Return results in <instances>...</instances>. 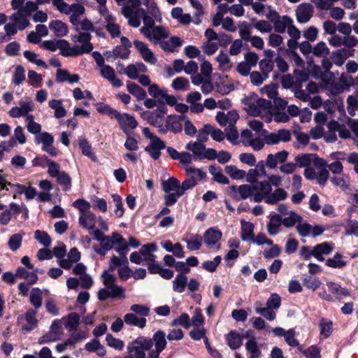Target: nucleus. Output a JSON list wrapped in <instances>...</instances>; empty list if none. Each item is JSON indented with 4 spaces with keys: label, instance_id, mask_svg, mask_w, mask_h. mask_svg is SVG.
Returning <instances> with one entry per match:
<instances>
[{
    "label": "nucleus",
    "instance_id": "f257e3e1",
    "mask_svg": "<svg viewBox=\"0 0 358 358\" xmlns=\"http://www.w3.org/2000/svg\"><path fill=\"white\" fill-rule=\"evenodd\" d=\"M166 334L162 330L155 332L151 338L138 336L127 345V352L135 358H145V351H149L147 358H159L166 348Z\"/></svg>",
    "mask_w": 358,
    "mask_h": 358
},
{
    "label": "nucleus",
    "instance_id": "f03ea898",
    "mask_svg": "<svg viewBox=\"0 0 358 358\" xmlns=\"http://www.w3.org/2000/svg\"><path fill=\"white\" fill-rule=\"evenodd\" d=\"M102 278L105 287L99 289L97 293L98 299L100 301H105L108 298L124 297V289L115 283L116 278L115 275L108 271H104L102 274Z\"/></svg>",
    "mask_w": 358,
    "mask_h": 358
},
{
    "label": "nucleus",
    "instance_id": "7ed1b4c3",
    "mask_svg": "<svg viewBox=\"0 0 358 358\" xmlns=\"http://www.w3.org/2000/svg\"><path fill=\"white\" fill-rule=\"evenodd\" d=\"M243 103L245 110L252 116H259L270 111L271 102L266 99L259 98L256 94H252L244 99Z\"/></svg>",
    "mask_w": 358,
    "mask_h": 358
},
{
    "label": "nucleus",
    "instance_id": "20e7f679",
    "mask_svg": "<svg viewBox=\"0 0 358 358\" xmlns=\"http://www.w3.org/2000/svg\"><path fill=\"white\" fill-rule=\"evenodd\" d=\"M140 0H129L122 7V13L128 20V23L133 27H138L141 24V14L145 9L141 8Z\"/></svg>",
    "mask_w": 358,
    "mask_h": 358
},
{
    "label": "nucleus",
    "instance_id": "39448f33",
    "mask_svg": "<svg viewBox=\"0 0 358 358\" xmlns=\"http://www.w3.org/2000/svg\"><path fill=\"white\" fill-rule=\"evenodd\" d=\"M185 149L192 152L194 160H213L217 157V151L213 148H207L203 143L190 141L185 145Z\"/></svg>",
    "mask_w": 358,
    "mask_h": 358
},
{
    "label": "nucleus",
    "instance_id": "423d86ee",
    "mask_svg": "<svg viewBox=\"0 0 358 358\" xmlns=\"http://www.w3.org/2000/svg\"><path fill=\"white\" fill-rule=\"evenodd\" d=\"M166 113L167 108L165 105L163 104L155 110H147L143 112L141 114V117L150 124L158 128L159 132L161 133V129L164 122V115Z\"/></svg>",
    "mask_w": 358,
    "mask_h": 358
},
{
    "label": "nucleus",
    "instance_id": "0eeeda50",
    "mask_svg": "<svg viewBox=\"0 0 358 358\" xmlns=\"http://www.w3.org/2000/svg\"><path fill=\"white\" fill-rule=\"evenodd\" d=\"M241 138L244 145L250 146L255 151L261 150L264 146V136L262 133L245 129L242 131Z\"/></svg>",
    "mask_w": 358,
    "mask_h": 358
},
{
    "label": "nucleus",
    "instance_id": "6e6552de",
    "mask_svg": "<svg viewBox=\"0 0 358 358\" xmlns=\"http://www.w3.org/2000/svg\"><path fill=\"white\" fill-rule=\"evenodd\" d=\"M264 145H275L280 142H288L291 140V133L287 129H279L276 132L268 133L266 130L264 134Z\"/></svg>",
    "mask_w": 358,
    "mask_h": 358
},
{
    "label": "nucleus",
    "instance_id": "1a4fd4ad",
    "mask_svg": "<svg viewBox=\"0 0 358 358\" xmlns=\"http://www.w3.org/2000/svg\"><path fill=\"white\" fill-rule=\"evenodd\" d=\"M222 236V234L220 230L210 228L203 234V242L208 248L219 250L221 248L220 241Z\"/></svg>",
    "mask_w": 358,
    "mask_h": 358
},
{
    "label": "nucleus",
    "instance_id": "9d476101",
    "mask_svg": "<svg viewBox=\"0 0 358 358\" xmlns=\"http://www.w3.org/2000/svg\"><path fill=\"white\" fill-rule=\"evenodd\" d=\"M185 117L183 115H169L164 119L163 127L161 129V134H166L168 131H171L173 133H178L182 131V125L180 123V120L185 119Z\"/></svg>",
    "mask_w": 358,
    "mask_h": 358
},
{
    "label": "nucleus",
    "instance_id": "9b49d317",
    "mask_svg": "<svg viewBox=\"0 0 358 358\" xmlns=\"http://www.w3.org/2000/svg\"><path fill=\"white\" fill-rule=\"evenodd\" d=\"M140 31L149 41L155 43L160 42L162 38L168 36L166 30L162 27H155L151 29L141 28Z\"/></svg>",
    "mask_w": 358,
    "mask_h": 358
},
{
    "label": "nucleus",
    "instance_id": "f8f14e48",
    "mask_svg": "<svg viewBox=\"0 0 358 358\" xmlns=\"http://www.w3.org/2000/svg\"><path fill=\"white\" fill-rule=\"evenodd\" d=\"M148 71L146 66L142 62H137L128 65L123 71L119 70L120 73L125 74L129 78L132 80L138 79L141 73H145Z\"/></svg>",
    "mask_w": 358,
    "mask_h": 358
},
{
    "label": "nucleus",
    "instance_id": "ddd939ff",
    "mask_svg": "<svg viewBox=\"0 0 358 358\" xmlns=\"http://www.w3.org/2000/svg\"><path fill=\"white\" fill-rule=\"evenodd\" d=\"M101 76L110 83L115 87H120L122 85V82L119 79L115 70L108 64H103L99 67Z\"/></svg>",
    "mask_w": 358,
    "mask_h": 358
},
{
    "label": "nucleus",
    "instance_id": "4468645a",
    "mask_svg": "<svg viewBox=\"0 0 358 358\" xmlns=\"http://www.w3.org/2000/svg\"><path fill=\"white\" fill-rule=\"evenodd\" d=\"M166 148L165 143L159 138H155L145 147V150L148 152L154 159H158L161 156V151Z\"/></svg>",
    "mask_w": 358,
    "mask_h": 358
},
{
    "label": "nucleus",
    "instance_id": "2eb2a0df",
    "mask_svg": "<svg viewBox=\"0 0 358 358\" xmlns=\"http://www.w3.org/2000/svg\"><path fill=\"white\" fill-rule=\"evenodd\" d=\"M134 45L145 62L151 64H155L157 62L156 57L151 50L148 48L147 44L136 40L134 41Z\"/></svg>",
    "mask_w": 358,
    "mask_h": 358
},
{
    "label": "nucleus",
    "instance_id": "dca6fc26",
    "mask_svg": "<svg viewBox=\"0 0 358 358\" xmlns=\"http://www.w3.org/2000/svg\"><path fill=\"white\" fill-rule=\"evenodd\" d=\"M238 117V114L234 110L229 111L227 113L220 111L216 115V120L221 126L228 127L229 125H235Z\"/></svg>",
    "mask_w": 358,
    "mask_h": 358
},
{
    "label": "nucleus",
    "instance_id": "f3484780",
    "mask_svg": "<svg viewBox=\"0 0 358 358\" xmlns=\"http://www.w3.org/2000/svg\"><path fill=\"white\" fill-rule=\"evenodd\" d=\"M334 249V244L324 242L316 245L313 248L314 257L320 262L324 260V255H329Z\"/></svg>",
    "mask_w": 358,
    "mask_h": 358
},
{
    "label": "nucleus",
    "instance_id": "a211bd4d",
    "mask_svg": "<svg viewBox=\"0 0 358 358\" xmlns=\"http://www.w3.org/2000/svg\"><path fill=\"white\" fill-rule=\"evenodd\" d=\"M118 122L120 128L127 135H129L130 130L135 129L138 126V122L134 117L128 113L122 114Z\"/></svg>",
    "mask_w": 358,
    "mask_h": 358
},
{
    "label": "nucleus",
    "instance_id": "6ab92c4d",
    "mask_svg": "<svg viewBox=\"0 0 358 358\" xmlns=\"http://www.w3.org/2000/svg\"><path fill=\"white\" fill-rule=\"evenodd\" d=\"M288 157V152L285 150L280 151L275 154H269L267 156L266 166L269 169H274L278 164L284 163Z\"/></svg>",
    "mask_w": 358,
    "mask_h": 358
},
{
    "label": "nucleus",
    "instance_id": "aec40b11",
    "mask_svg": "<svg viewBox=\"0 0 358 358\" xmlns=\"http://www.w3.org/2000/svg\"><path fill=\"white\" fill-rule=\"evenodd\" d=\"M80 259V253L77 248H73L70 250L67 255V259H62L59 261V266L64 268L69 269L73 263L78 262Z\"/></svg>",
    "mask_w": 358,
    "mask_h": 358
},
{
    "label": "nucleus",
    "instance_id": "412c9836",
    "mask_svg": "<svg viewBox=\"0 0 358 358\" xmlns=\"http://www.w3.org/2000/svg\"><path fill=\"white\" fill-rule=\"evenodd\" d=\"M96 215L92 212L90 211L79 215L78 223L82 227L87 229L88 231H91L96 227Z\"/></svg>",
    "mask_w": 358,
    "mask_h": 358
},
{
    "label": "nucleus",
    "instance_id": "4be33fe9",
    "mask_svg": "<svg viewBox=\"0 0 358 358\" xmlns=\"http://www.w3.org/2000/svg\"><path fill=\"white\" fill-rule=\"evenodd\" d=\"M36 273H41L39 269L36 268L32 272H29L24 267H20L17 269L15 276L17 278H23L28 285H32L37 282L38 276Z\"/></svg>",
    "mask_w": 358,
    "mask_h": 358
},
{
    "label": "nucleus",
    "instance_id": "5701e85b",
    "mask_svg": "<svg viewBox=\"0 0 358 358\" xmlns=\"http://www.w3.org/2000/svg\"><path fill=\"white\" fill-rule=\"evenodd\" d=\"M157 250V247L155 243L145 244L141 248V254L143 260L146 262V265L155 261L156 255H153L152 252H155Z\"/></svg>",
    "mask_w": 358,
    "mask_h": 358
},
{
    "label": "nucleus",
    "instance_id": "b1692460",
    "mask_svg": "<svg viewBox=\"0 0 358 358\" xmlns=\"http://www.w3.org/2000/svg\"><path fill=\"white\" fill-rule=\"evenodd\" d=\"M327 286L331 295L334 296L336 300H341L343 296L349 295V292L345 288H343L340 285L333 282H327Z\"/></svg>",
    "mask_w": 358,
    "mask_h": 358
},
{
    "label": "nucleus",
    "instance_id": "393cba45",
    "mask_svg": "<svg viewBox=\"0 0 358 358\" xmlns=\"http://www.w3.org/2000/svg\"><path fill=\"white\" fill-rule=\"evenodd\" d=\"M124 321L127 325L137 327L140 329H143L147 323L146 318L140 317L134 313H127L124 316Z\"/></svg>",
    "mask_w": 358,
    "mask_h": 358
},
{
    "label": "nucleus",
    "instance_id": "a878e982",
    "mask_svg": "<svg viewBox=\"0 0 358 358\" xmlns=\"http://www.w3.org/2000/svg\"><path fill=\"white\" fill-rule=\"evenodd\" d=\"M49 28L57 37L65 36L69 31L66 24L58 20L51 21L49 24Z\"/></svg>",
    "mask_w": 358,
    "mask_h": 358
},
{
    "label": "nucleus",
    "instance_id": "bb28decb",
    "mask_svg": "<svg viewBox=\"0 0 358 358\" xmlns=\"http://www.w3.org/2000/svg\"><path fill=\"white\" fill-rule=\"evenodd\" d=\"M27 15L20 10L14 13L10 16V20L14 22L19 30H24L29 25V21L27 18Z\"/></svg>",
    "mask_w": 358,
    "mask_h": 358
},
{
    "label": "nucleus",
    "instance_id": "cd10ccee",
    "mask_svg": "<svg viewBox=\"0 0 358 358\" xmlns=\"http://www.w3.org/2000/svg\"><path fill=\"white\" fill-rule=\"evenodd\" d=\"M37 310L29 309L25 313V320L27 324L22 327V331L24 332H29L33 330L38 324V320L36 317Z\"/></svg>",
    "mask_w": 358,
    "mask_h": 358
},
{
    "label": "nucleus",
    "instance_id": "c85d7f7f",
    "mask_svg": "<svg viewBox=\"0 0 358 358\" xmlns=\"http://www.w3.org/2000/svg\"><path fill=\"white\" fill-rule=\"evenodd\" d=\"M70 6V22L74 25L78 26L80 16L85 13V8L79 3H73Z\"/></svg>",
    "mask_w": 358,
    "mask_h": 358
},
{
    "label": "nucleus",
    "instance_id": "c756f323",
    "mask_svg": "<svg viewBox=\"0 0 358 358\" xmlns=\"http://www.w3.org/2000/svg\"><path fill=\"white\" fill-rule=\"evenodd\" d=\"M127 89L128 92L134 96L138 101H143L147 97L145 90L135 83L127 81Z\"/></svg>",
    "mask_w": 358,
    "mask_h": 358
},
{
    "label": "nucleus",
    "instance_id": "7c9ffc66",
    "mask_svg": "<svg viewBox=\"0 0 358 358\" xmlns=\"http://www.w3.org/2000/svg\"><path fill=\"white\" fill-rule=\"evenodd\" d=\"M287 192L282 188H278L273 192H271L266 198V203L273 205L278 201H283L287 197Z\"/></svg>",
    "mask_w": 358,
    "mask_h": 358
},
{
    "label": "nucleus",
    "instance_id": "2f4dec72",
    "mask_svg": "<svg viewBox=\"0 0 358 358\" xmlns=\"http://www.w3.org/2000/svg\"><path fill=\"white\" fill-rule=\"evenodd\" d=\"M49 107L54 110V116L57 118H62L66 115L67 111L63 106L62 99H52L48 103Z\"/></svg>",
    "mask_w": 358,
    "mask_h": 358
},
{
    "label": "nucleus",
    "instance_id": "473e14b6",
    "mask_svg": "<svg viewBox=\"0 0 358 358\" xmlns=\"http://www.w3.org/2000/svg\"><path fill=\"white\" fill-rule=\"evenodd\" d=\"M187 283V276L183 273H180L173 280V290L178 293H182L185 290Z\"/></svg>",
    "mask_w": 358,
    "mask_h": 358
},
{
    "label": "nucleus",
    "instance_id": "72a5a7b5",
    "mask_svg": "<svg viewBox=\"0 0 358 358\" xmlns=\"http://www.w3.org/2000/svg\"><path fill=\"white\" fill-rule=\"evenodd\" d=\"M312 16V6L310 4L301 5L296 10L297 20L301 23L307 22Z\"/></svg>",
    "mask_w": 358,
    "mask_h": 358
},
{
    "label": "nucleus",
    "instance_id": "f704fd0d",
    "mask_svg": "<svg viewBox=\"0 0 358 358\" xmlns=\"http://www.w3.org/2000/svg\"><path fill=\"white\" fill-rule=\"evenodd\" d=\"M182 44V40L176 36L171 37L168 41H161L159 42L160 47L165 51L173 52L175 50L180 47Z\"/></svg>",
    "mask_w": 358,
    "mask_h": 358
},
{
    "label": "nucleus",
    "instance_id": "c9c22d12",
    "mask_svg": "<svg viewBox=\"0 0 358 358\" xmlns=\"http://www.w3.org/2000/svg\"><path fill=\"white\" fill-rule=\"evenodd\" d=\"M282 222V217L279 215H274L271 216L269 222L267 224L268 232L271 236L278 234L280 231V228Z\"/></svg>",
    "mask_w": 358,
    "mask_h": 358
},
{
    "label": "nucleus",
    "instance_id": "e433bc0d",
    "mask_svg": "<svg viewBox=\"0 0 358 358\" xmlns=\"http://www.w3.org/2000/svg\"><path fill=\"white\" fill-rule=\"evenodd\" d=\"M106 29L110 34L112 38H116L120 35V27L116 23V18L115 16H108V20L105 21Z\"/></svg>",
    "mask_w": 358,
    "mask_h": 358
},
{
    "label": "nucleus",
    "instance_id": "4c0bfd02",
    "mask_svg": "<svg viewBox=\"0 0 358 358\" xmlns=\"http://www.w3.org/2000/svg\"><path fill=\"white\" fill-rule=\"evenodd\" d=\"M78 145L84 155L87 156L94 162L97 160V158L92 149L91 145L85 138L82 136L78 138Z\"/></svg>",
    "mask_w": 358,
    "mask_h": 358
},
{
    "label": "nucleus",
    "instance_id": "58836bf2",
    "mask_svg": "<svg viewBox=\"0 0 358 358\" xmlns=\"http://www.w3.org/2000/svg\"><path fill=\"white\" fill-rule=\"evenodd\" d=\"M292 23L293 20L289 17L283 15L273 23V28L277 33L282 34Z\"/></svg>",
    "mask_w": 358,
    "mask_h": 358
},
{
    "label": "nucleus",
    "instance_id": "ea45409f",
    "mask_svg": "<svg viewBox=\"0 0 358 358\" xmlns=\"http://www.w3.org/2000/svg\"><path fill=\"white\" fill-rule=\"evenodd\" d=\"M162 189L166 193L173 192L179 195L180 181L175 178H170L162 182Z\"/></svg>",
    "mask_w": 358,
    "mask_h": 358
},
{
    "label": "nucleus",
    "instance_id": "a19ab883",
    "mask_svg": "<svg viewBox=\"0 0 358 358\" xmlns=\"http://www.w3.org/2000/svg\"><path fill=\"white\" fill-rule=\"evenodd\" d=\"M226 339L229 348L232 350H236L242 345V336L236 331H230L227 335Z\"/></svg>",
    "mask_w": 358,
    "mask_h": 358
},
{
    "label": "nucleus",
    "instance_id": "79ce46f5",
    "mask_svg": "<svg viewBox=\"0 0 358 358\" xmlns=\"http://www.w3.org/2000/svg\"><path fill=\"white\" fill-rule=\"evenodd\" d=\"M254 225L252 223L245 221H241V237L243 241H248L253 240Z\"/></svg>",
    "mask_w": 358,
    "mask_h": 358
},
{
    "label": "nucleus",
    "instance_id": "37998d69",
    "mask_svg": "<svg viewBox=\"0 0 358 358\" xmlns=\"http://www.w3.org/2000/svg\"><path fill=\"white\" fill-rule=\"evenodd\" d=\"M143 5L147 8V13L154 16L157 22H161L162 15L158 6L154 0H143Z\"/></svg>",
    "mask_w": 358,
    "mask_h": 358
},
{
    "label": "nucleus",
    "instance_id": "c03bdc74",
    "mask_svg": "<svg viewBox=\"0 0 358 358\" xmlns=\"http://www.w3.org/2000/svg\"><path fill=\"white\" fill-rule=\"evenodd\" d=\"M346 102L348 114L352 117L355 116L358 113V95L357 92L355 94L349 95Z\"/></svg>",
    "mask_w": 358,
    "mask_h": 358
},
{
    "label": "nucleus",
    "instance_id": "a18cd8bd",
    "mask_svg": "<svg viewBox=\"0 0 358 358\" xmlns=\"http://www.w3.org/2000/svg\"><path fill=\"white\" fill-rule=\"evenodd\" d=\"M42 290L38 287L33 288L29 296L31 304L37 310L42 306Z\"/></svg>",
    "mask_w": 358,
    "mask_h": 358
},
{
    "label": "nucleus",
    "instance_id": "49530a36",
    "mask_svg": "<svg viewBox=\"0 0 358 358\" xmlns=\"http://www.w3.org/2000/svg\"><path fill=\"white\" fill-rule=\"evenodd\" d=\"M343 259V257L342 255L336 253L332 258L327 259L326 265L334 268H341L347 264V262Z\"/></svg>",
    "mask_w": 358,
    "mask_h": 358
},
{
    "label": "nucleus",
    "instance_id": "de8ad7c7",
    "mask_svg": "<svg viewBox=\"0 0 358 358\" xmlns=\"http://www.w3.org/2000/svg\"><path fill=\"white\" fill-rule=\"evenodd\" d=\"M298 350L306 358H321V350L317 345H311L307 349H303L302 346H299Z\"/></svg>",
    "mask_w": 358,
    "mask_h": 358
},
{
    "label": "nucleus",
    "instance_id": "09e8293b",
    "mask_svg": "<svg viewBox=\"0 0 358 358\" xmlns=\"http://www.w3.org/2000/svg\"><path fill=\"white\" fill-rule=\"evenodd\" d=\"M80 324V316L77 313H71L66 317L65 328L69 331H76Z\"/></svg>",
    "mask_w": 358,
    "mask_h": 358
},
{
    "label": "nucleus",
    "instance_id": "8fccbe9b",
    "mask_svg": "<svg viewBox=\"0 0 358 358\" xmlns=\"http://www.w3.org/2000/svg\"><path fill=\"white\" fill-rule=\"evenodd\" d=\"M216 61L219 64V69L222 71H228L231 68V61L229 56L223 51H220L216 57Z\"/></svg>",
    "mask_w": 358,
    "mask_h": 358
},
{
    "label": "nucleus",
    "instance_id": "3c124183",
    "mask_svg": "<svg viewBox=\"0 0 358 358\" xmlns=\"http://www.w3.org/2000/svg\"><path fill=\"white\" fill-rule=\"evenodd\" d=\"M93 48L94 46L92 44L74 45L71 47L69 57H76L84 53H89L93 50Z\"/></svg>",
    "mask_w": 358,
    "mask_h": 358
},
{
    "label": "nucleus",
    "instance_id": "603ef678",
    "mask_svg": "<svg viewBox=\"0 0 358 358\" xmlns=\"http://www.w3.org/2000/svg\"><path fill=\"white\" fill-rule=\"evenodd\" d=\"M224 170L233 180H242L245 177V171L238 169L234 165H227L225 166Z\"/></svg>",
    "mask_w": 358,
    "mask_h": 358
},
{
    "label": "nucleus",
    "instance_id": "864d4df0",
    "mask_svg": "<svg viewBox=\"0 0 358 358\" xmlns=\"http://www.w3.org/2000/svg\"><path fill=\"white\" fill-rule=\"evenodd\" d=\"M287 216L282 219V224L286 227H292L301 222L302 217L294 211H289Z\"/></svg>",
    "mask_w": 358,
    "mask_h": 358
},
{
    "label": "nucleus",
    "instance_id": "5fc2aeb1",
    "mask_svg": "<svg viewBox=\"0 0 358 358\" xmlns=\"http://www.w3.org/2000/svg\"><path fill=\"white\" fill-rule=\"evenodd\" d=\"M330 181L343 190L347 189L350 185V178L346 175L334 176L331 178Z\"/></svg>",
    "mask_w": 358,
    "mask_h": 358
},
{
    "label": "nucleus",
    "instance_id": "6e6d98bb",
    "mask_svg": "<svg viewBox=\"0 0 358 358\" xmlns=\"http://www.w3.org/2000/svg\"><path fill=\"white\" fill-rule=\"evenodd\" d=\"M23 55L29 62L35 64L36 65L44 69H47L48 66L45 62L43 59H39L38 55L34 52L25 50Z\"/></svg>",
    "mask_w": 358,
    "mask_h": 358
},
{
    "label": "nucleus",
    "instance_id": "4d7b16f0",
    "mask_svg": "<svg viewBox=\"0 0 358 358\" xmlns=\"http://www.w3.org/2000/svg\"><path fill=\"white\" fill-rule=\"evenodd\" d=\"M57 182L62 187L64 191H69L71 188V178L65 171L61 173L56 177Z\"/></svg>",
    "mask_w": 358,
    "mask_h": 358
},
{
    "label": "nucleus",
    "instance_id": "13d9d810",
    "mask_svg": "<svg viewBox=\"0 0 358 358\" xmlns=\"http://www.w3.org/2000/svg\"><path fill=\"white\" fill-rule=\"evenodd\" d=\"M113 202L115 205L114 214L117 217H122L124 213L122 199L117 194H112Z\"/></svg>",
    "mask_w": 358,
    "mask_h": 358
},
{
    "label": "nucleus",
    "instance_id": "bf43d9fd",
    "mask_svg": "<svg viewBox=\"0 0 358 358\" xmlns=\"http://www.w3.org/2000/svg\"><path fill=\"white\" fill-rule=\"evenodd\" d=\"M130 310L140 317L148 316L150 313V308L148 306L135 303L130 306Z\"/></svg>",
    "mask_w": 358,
    "mask_h": 358
},
{
    "label": "nucleus",
    "instance_id": "052dcab7",
    "mask_svg": "<svg viewBox=\"0 0 358 358\" xmlns=\"http://www.w3.org/2000/svg\"><path fill=\"white\" fill-rule=\"evenodd\" d=\"M253 192H255L253 185H241L238 186L237 189V192L239 195L237 199L245 200L252 196Z\"/></svg>",
    "mask_w": 358,
    "mask_h": 358
},
{
    "label": "nucleus",
    "instance_id": "680f3d73",
    "mask_svg": "<svg viewBox=\"0 0 358 358\" xmlns=\"http://www.w3.org/2000/svg\"><path fill=\"white\" fill-rule=\"evenodd\" d=\"M34 238L44 247H49L52 243V239L47 232L36 230L34 232Z\"/></svg>",
    "mask_w": 358,
    "mask_h": 358
},
{
    "label": "nucleus",
    "instance_id": "e2e57ef3",
    "mask_svg": "<svg viewBox=\"0 0 358 358\" xmlns=\"http://www.w3.org/2000/svg\"><path fill=\"white\" fill-rule=\"evenodd\" d=\"M320 328L321 336L327 338L331 334L333 323L330 320L322 318L320 322Z\"/></svg>",
    "mask_w": 358,
    "mask_h": 358
},
{
    "label": "nucleus",
    "instance_id": "0e129e2a",
    "mask_svg": "<svg viewBox=\"0 0 358 358\" xmlns=\"http://www.w3.org/2000/svg\"><path fill=\"white\" fill-rule=\"evenodd\" d=\"M87 337L86 331H79L71 334L70 336L66 340L67 344L71 346H74L76 344L80 343Z\"/></svg>",
    "mask_w": 358,
    "mask_h": 358
},
{
    "label": "nucleus",
    "instance_id": "69168bd1",
    "mask_svg": "<svg viewBox=\"0 0 358 358\" xmlns=\"http://www.w3.org/2000/svg\"><path fill=\"white\" fill-rule=\"evenodd\" d=\"M187 243V248L189 250H198L201 247L202 238L199 235L191 236L190 238L183 240Z\"/></svg>",
    "mask_w": 358,
    "mask_h": 358
},
{
    "label": "nucleus",
    "instance_id": "338daca9",
    "mask_svg": "<svg viewBox=\"0 0 358 358\" xmlns=\"http://www.w3.org/2000/svg\"><path fill=\"white\" fill-rule=\"evenodd\" d=\"M19 108L23 115H26L27 113L34 110V103L30 98L25 97L19 101Z\"/></svg>",
    "mask_w": 358,
    "mask_h": 358
},
{
    "label": "nucleus",
    "instance_id": "774afa93",
    "mask_svg": "<svg viewBox=\"0 0 358 358\" xmlns=\"http://www.w3.org/2000/svg\"><path fill=\"white\" fill-rule=\"evenodd\" d=\"M35 142L38 144L41 143L42 147L50 145V144H53L54 137L48 132H42L36 136Z\"/></svg>",
    "mask_w": 358,
    "mask_h": 358
}]
</instances>
